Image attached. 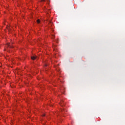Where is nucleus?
Returning a JSON list of instances; mask_svg holds the SVG:
<instances>
[{"mask_svg":"<svg viewBox=\"0 0 125 125\" xmlns=\"http://www.w3.org/2000/svg\"><path fill=\"white\" fill-rule=\"evenodd\" d=\"M8 48H13V46L10 43H8L5 45V48L4 50L7 51Z\"/></svg>","mask_w":125,"mask_h":125,"instance_id":"f257e3e1","label":"nucleus"},{"mask_svg":"<svg viewBox=\"0 0 125 125\" xmlns=\"http://www.w3.org/2000/svg\"><path fill=\"white\" fill-rule=\"evenodd\" d=\"M60 105L62 106V107H63V106H65V103L63 101H61L60 103Z\"/></svg>","mask_w":125,"mask_h":125,"instance_id":"f03ea898","label":"nucleus"},{"mask_svg":"<svg viewBox=\"0 0 125 125\" xmlns=\"http://www.w3.org/2000/svg\"><path fill=\"white\" fill-rule=\"evenodd\" d=\"M32 60H36V59H38V56H31Z\"/></svg>","mask_w":125,"mask_h":125,"instance_id":"7ed1b4c3","label":"nucleus"},{"mask_svg":"<svg viewBox=\"0 0 125 125\" xmlns=\"http://www.w3.org/2000/svg\"><path fill=\"white\" fill-rule=\"evenodd\" d=\"M37 22L38 24H40L41 23V20L40 19H38L37 20Z\"/></svg>","mask_w":125,"mask_h":125,"instance_id":"20e7f679","label":"nucleus"},{"mask_svg":"<svg viewBox=\"0 0 125 125\" xmlns=\"http://www.w3.org/2000/svg\"><path fill=\"white\" fill-rule=\"evenodd\" d=\"M47 65H48V64H45L44 65V67H45H45H46L47 66Z\"/></svg>","mask_w":125,"mask_h":125,"instance_id":"39448f33","label":"nucleus"},{"mask_svg":"<svg viewBox=\"0 0 125 125\" xmlns=\"http://www.w3.org/2000/svg\"><path fill=\"white\" fill-rule=\"evenodd\" d=\"M54 38H55V36L54 35L52 36V39H54Z\"/></svg>","mask_w":125,"mask_h":125,"instance_id":"423d86ee","label":"nucleus"},{"mask_svg":"<svg viewBox=\"0 0 125 125\" xmlns=\"http://www.w3.org/2000/svg\"><path fill=\"white\" fill-rule=\"evenodd\" d=\"M42 117H45V114H43L42 115Z\"/></svg>","mask_w":125,"mask_h":125,"instance_id":"0eeeda50","label":"nucleus"},{"mask_svg":"<svg viewBox=\"0 0 125 125\" xmlns=\"http://www.w3.org/2000/svg\"><path fill=\"white\" fill-rule=\"evenodd\" d=\"M41 1H45V0H42Z\"/></svg>","mask_w":125,"mask_h":125,"instance_id":"6e6552de","label":"nucleus"},{"mask_svg":"<svg viewBox=\"0 0 125 125\" xmlns=\"http://www.w3.org/2000/svg\"><path fill=\"white\" fill-rule=\"evenodd\" d=\"M62 113H63V112H64V109L62 110Z\"/></svg>","mask_w":125,"mask_h":125,"instance_id":"1a4fd4ad","label":"nucleus"}]
</instances>
